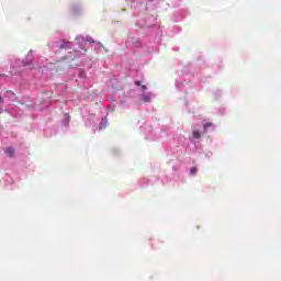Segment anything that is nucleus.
Returning a JSON list of instances; mask_svg holds the SVG:
<instances>
[{"label": "nucleus", "instance_id": "obj_1", "mask_svg": "<svg viewBox=\"0 0 281 281\" xmlns=\"http://www.w3.org/2000/svg\"><path fill=\"white\" fill-rule=\"evenodd\" d=\"M75 41L76 44L74 52L69 55L70 60H76V58L85 56L87 54V49H89V43H95V41H93V37L89 35H77Z\"/></svg>", "mask_w": 281, "mask_h": 281}, {"label": "nucleus", "instance_id": "obj_2", "mask_svg": "<svg viewBox=\"0 0 281 281\" xmlns=\"http://www.w3.org/2000/svg\"><path fill=\"white\" fill-rule=\"evenodd\" d=\"M146 89L147 87L145 85L140 86V91H143V93L138 95V100L144 104H149V102H153L156 95L154 92H146Z\"/></svg>", "mask_w": 281, "mask_h": 281}, {"label": "nucleus", "instance_id": "obj_3", "mask_svg": "<svg viewBox=\"0 0 281 281\" xmlns=\"http://www.w3.org/2000/svg\"><path fill=\"white\" fill-rule=\"evenodd\" d=\"M155 21H157V19L155 16H149L145 20H140L137 22V25L139 27H153Z\"/></svg>", "mask_w": 281, "mask_h": 281}, {"label": "nucleus", "instance_id": "obj_4", "mask_svg": "<svg viewBox=\"0 0 281 281\" xmlns=\"http://www.w3.org/2000/svg\"><path fill=\"white\" fill-rule=\"evenodd\" d=\"M55 47L58 49H71V47H74V43L63 40L61 43H56Z\"/></svg>", "mask_w": 281, "mask_h": 281}, {"label": "nucleus", "instance_id": "obj_5", "mask_svg": "<svg viewBox=\"0 0 281 281\" xmlns=\"http://www.w3.org/2000/svg\"><path fill=\"white\" fill-rule=\"evenodd\" d=\"M32 60H34V50H30L26 57L22 60V65L27 67V65H32Z\"/></svg>", "mask_w": 281, "mask_h": 281}, {"label": "nucleus", "instance_id": "obj_6", "mask_svg": "<svg viewBox=\"0 0 281 281\" xmlns=\"http://www.w3.org/2000/svg\"><path fill=\"white\" fill-rule=\"evenodd\" d=\"M106 126H109V120H106V116L105 117H102L101 119V122L99 123V131H104V128H106Z\"/></svg>", "mask_w": 281, "mask_h": 281}, {"label": "nucleus", "instance_id": "obj_7", "mask_svg": "<svg viewBox=\"0 0 281 281\" xmlns=\"http://www.w3.org/2000/svg\"><path fill=\"white\" fill-rule=\"evenodd\" d=\"M77 74H78L79 80H83L85 82H89V79L87 78V75H86L85 70L79 69V70H77Z\"/></svg>", "mask_w": 281, "mask_h": 281}, {"label": "nucleus", "instance_id": "obj_8", "mask_svg": "<svg viewBox=\"0 0 281 281\" xmlns=\"http://www.w3.org/2000/svg\"><path fill=\"white\" fill-rule=\"evenodd\" d=\"M85 63H82V67H87V69H91L93 67V61H91V58L86 57Z\"/></svg>", "mask_w": 281, "mask_h": 281}, {"label": "nucleus", "instance_id": "obj_9", "mask_svg": "<svg viewBox=\"0 0 281 281\" xmlns=\"http://www.w3.org/2000/svg\"><path fill=\"white\" fill-rule=\"evenodd\" d=\"M80 12H82V7H80V4H74L71 7L72 14H80Z\"/></svg>", "mask_w": 281, "mask_h": 281}, {"label": "nucleus", "instance_id": "obj_10", "mask_svg": "<svg viewBox=\"0 0 281 281\" xmlns=\"http://www.w3.org/2000/svg\"><path fill=\"white\" fill-rule=\"evenodd\" d=\"M70 120H71V116H69V113H65L64 114L63 126H69Z\"/></svg>", "mask_w": 281, "mask_h": 281}, {"label": "nucleus", "instance_id": "obj_11", "mask_svg": "<svg viewBox=\"0 0 281 281\" xmlns=\"http://www.w3.org/2000/svg\"><path fill=\"white\" fill-rule=\"evenodd\" d=\"M203 128H204L205 133H207V131H210V128H212V131H214V128H216V127L214 126V124L209 122V123L203 124Z\"/></svg>", "mask_w": 281, "mask_h": 281}, {"label": "nucleus", "instance_id": "obj_12", "mask_svg": "<svg viewBox=\"0 0 281 281\" xmlns=\"http://www.w3.org/2000/svg\"><path fill=\"white\" fill-rule=\"evenodd\" d=\"M176 87H177V89H179V91H183L186 85H183V81L178 79V80H176Z\"/></svg>", "mask_w": 281, "mask_h": 281}, {"label": "nucleus", "instance_id": "obj_13", "mask_svg": "<svg viewBox=\"0 0 281 281\" xmlns=\"http://www.w3.org/2000/svg\"><path fill=\"white\" fill-rule=\"evenodd\" d=\"M5 155H8V157H14V149L12 147H8L5 149Z\"/></svg>", "mask_w": 281, "mask_h": 281}, {"label": "nucleus", "instance_id": "obj_14", "mask_svg": "<svg viewBox=\"0 0 281 281\" xmlns=\"http://www.w3.org/2000/svg\"><path fill=\"white\" fill-rule=\"evenodd\" d=\"M196 172H199V169L196 167H191L189 169V175H191L193 177L196 176Z\"/></svg>", "mask_w": 281, "mask_h": 281}, {"label": "nucleus", "instance_id": "obj_15", "mask_svg": "<svg viewBox=\"0 0 281 281\" xmlns=\"http://www.w3.org/2000/svg\"><path fill=\"white\" fill-rule=\"evenodd\" d=\"M146 139H149L150 142H153V139H155V135L153 134V130H149L148 134L146 135Z\"/></svg>", "mask_w": 281, "mask_h": 281}, {"label": "nucleus", "instance_id": "obj_16", "mask_svg": "<svg viewBox=\"0 0 281 281\" xmlns=\"http://www.w3.org/2000/svg\"><path fill=\"white\" fill-rule=\"evenodd\" d=\"M193 139H201V132L199 131H193Z\"/></svg>", "mask_w": 281, "mask_h": 281}, {"label": "nucleus", "instance_id": "obj_17", "mask_svg": "<svg viewBox=\"0 0 281 281\" xmlns=\"http://www.w3.org/2000/svg\"><path fill=\"white\" fill-rule=\"evenodd\" d=\"M172 32L173 34H179V32H181V26H173Z\"/></svg>", "mask_w": 281, "mask_h": 281}, {"label": "nucleus", "instance_id": "obj_18", "mask_svg": "<svg viewBox=\"0 0 281 281\" xmlns=\"http://www.w3.org/2000/svg\"><path fill=\"white\" fill-rule=\"evenodd\" d=\"M133 47H142V42L136 41L132 43Z\"/></svg>", "mask_w": 281, "mask_h": 281}, {"label": "nucleus", "instance_id": "obj_19", "mask_svg": "<svg viewBox=\"0 0 281 281\" xmlns=\"http://www.w3.org/2000/svg\"><path fill=\"white\" fill-rule=\"evenodd\" d=\"M134 85H136V87H142V81L136 80V81H134Z\"/></svg>", "mask_w": 281, "mask_h": 281}, {"label": "nucleus", "instance_id": "obj_20", "mask_svg": "<svg viewBox=\"0 0 281 281\" xmlns=\"http://www.w3.org/2000/svg\"><path fill=\"white\" fill-rule=\"evenodd\" d=\"M7 95H14V93H12V91H7Z\"/></svg>", "mask_w": 281, "mask_h": 281}, {"label": "nucleus", "instance_id": "obj_21", "mask_svg": "<svg viewBox=\"0 0 281 281\" xmlns=\"http://www.w3.org/2000/svg\"><path fill=\"white\" fill-rule=\"evenodd\" d=\"M145 1L148 4V3H153L154 0H145Z\"/></svg>", "mask_w": 281, "mask_h": 281}, {"label": "nucleus", "instance_id": "obj_22", "mask_svg": "<svg viewBox=\"0 0 281 281\" xmlns=\"http://www.w3.org/2000/svg\"><path fill=\"white\" fill-rule=\"evenodd\" d=\"M0 104H3V99L0 97Z\"/></svg>", "mask_w": 281, "mask_h": 281}, {"label": "nucleus", "instance_id": "obj_23", "mask_svg": "<svg viewBox=\"0 0 281 281\" xmlns=\"http://www.w3.org/2000/svg\"><path fill=\"white\" fill-rule=\"evenodd\" d=\"M98 45H99V47H102V44H101V43H99Z\"/></svg>", "mask_w": 281, "mask_h": 281}, {"label": "nucleus", "instance_id": "obj_24", "mask_svg": "<svg viewBox=\"0 0 281 281\" xmlns=\"http://www.w3.org/2000/svg\"><path fill=\"white\" fill-rule=\"evenodd\" d=\"M175 49V52H177L179 48H173Z\"/></svg>", "mask_w": 281, "mask_h": 281}]
</instances>
